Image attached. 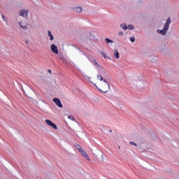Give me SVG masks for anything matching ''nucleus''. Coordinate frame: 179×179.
<instances>
[{"mask_svg": "<svg viewBox=\"0 0 179 179\" xmlns=\"http://www.w3.org/2000/svg\"><path fill=\"white\" fill-rule=\"evenodd\" d=\"M26 44H29V41H25Z\"/></svg>", "mask_w": 179, "mask_h": 179, "instance_id": "nucleus-26", "label": "nucleus"}, {"mask_svg": "<svg viewBox=\"0 0 179 179\" xmlns=\"http://www.w3.org/2000/svg\"><path fill=\"white\" fill-rule=\"evenodd\" d=\"M76 148L78 149V150H79L80 153H82L83 151H85V150H83V148H82L80 145H76Z\"/></svg>", "mask_w": 179, "mask_h": 179, "instance_id": "nucleus-13", "label": "nucleus"}, {"mask_svg": "<svg viewBox=\"0 0 179 179\" xmlns=\"http://www.w3.org/2000/svg\"><path fill=\"white\" fill-rule=\"evenodd\" d=\"M50 50L55 54H58V47L55 44L51 45Z\"/></svg>", "mask_w": 179, "mask_h": 179, "instance_id": "nucleus-7", "label": "nucleus"}, {"mask_svg": "<svg viewBox=\"0 0 179 179\" xmlns=\"http://www.w3.org/2000/svg\"><path fill=\"white\" fill-rule=\"evenodd\" d=\"M105 83L107 84V86H108V90H105V91H103L101 90V89H99V87H97V85H96V84H94L96 87L98 89V90H99V92H102V93H107L108 92V90H110V84L108 83V82H107V80H106V79L103 78L102 80Z\"/></svg>", "mask_w": 179, "mask_h": 179, "instance_id": "nucleus-4", "label": "nucleus"}, {"mask_svg": "<svg viewBox=\"0 0 179 179\" xmlns=\"http://www.w3.org/2000/svg\"><path fill=\"white\" fill-rule=\"evenodd\" d=\"M103 76L105 78H108V74H107L106 70L104 69H101V73H99V75H97V79L101 82L103 80Z\"/></svg>", "mask_w": 179, "mask_h": 179, "instance_id": "nucleus-2", "label": "nucleus"}, {"mask_svg": "<svg viewBox=\"0 0 179 179\" xmlns=\"http://www.w3.org/2000/svg\"><path fill=\"white\" fill-rule=\"evenodd\" d=\"M113 43H114V41L108 38H105V44H106V45H108L109 44H113Z\"/></svg>", "mask_w": 179, "mask_h": 179, "instance_id": "nucleus-9", "label": "nucleus"}, {"mask_svg": "<svg viewBox=\"0 0 179 179\" xmlns=\"http://www.w3.org/2000/svg\"><path fill=\"white\" fill-rule=\"evenodd\" d=\"M81 155H83V156L84 157H85V159H87V160H90V158L89 157V155H87V153L86 152V151H83V152H81Z\"/></svg>", "mask_w": 179, "mask_h": 179, "instance_id": "nucleus-11", "label": "nucleus"}, {"mask_svg": "<svg viewBox=\"0 0 179 179\" xmlns=\"http://www.w3.org/2000/svg\"><path fill=\"white\" fill-rule=\"evenodd\" d=\"M127 29H129V30H134L135 29V27L132 24H129L127 26Z\"/></svg>", "mask_w": 179, "mask_h": 179, "instance_id": "nucleus-17", "label": "nucleus"}, {"mask_svg": "<svg viewBox=\"0 0 179 179\" xmlns=\"http://www.w3.org/2000/svg\"><path fill=\"white\" fill-rule=\"evenodd\" d=\"M68 118L69 120H71V121H75V117L73 115H69Z\"/></svg>", "mask_w": 179, "mask_h": 179, "instance_id": "nucleus-20", "label": "nucleus"}, {"mask_svg": "<svg viewBox=\"0 0 179 179\" xmlns=\"http://www.w3.org/2000/svg\"><path fill=\"white\" fill-rule=\"evenodd\" d=\"M54 103L57 106V107H59V108H62V103H61V100L58 98H54L53 99Z\"/></svg>", "mask_w": 179, "mask_h": 179, "instance_id": "nucleus-5", "label": "nucleus"}, {"mask_svg": "<svg viewBox=\"0 0 179 179\" xmlns=\"http://www.w3.org/2000/svg\"><path fill=\"white\" fill-rule=\"evenodd\" d=\"M45 124H47L48 125H49V127H50L51 124H52V121H51L50 120H45Z\"/></svg>", "mask_w": 179, "mask_h": 179, "instance_id": "nucleus-18", "label": "nucleus"}, {"mask_svg": "<svg viewBox=\"0 0 179 179\" xmlns=\"http://www.w3.org/2000/svg\"><path fill=\"white\" fill-rule=\"evenodd\" d=\"M129 143H130V145H133L134 146H138V145L134 141H130Z\"/></svg>", "mask_w": 179, "mask_h": 179, "instance_id": "nucleus-22", "label": "nucleus"}, {"mask_svg": "<svg viewBox=\"0 0 179 179\" xmlns=\"http://www.w3.org/2000/svg\"><path fill=\"white\" fill-rule=\"evenodd\" d=\"M1 17L3 20V22H5L8 26L9 24V23L8 22V17H5V15L3 14H1Z\"/></svg>", "mask_w": 179, "mask_h": 179, "instance_id": "nucleus-14", "label": "nucleus"}, {"mask_svg": "<svg viewBox=\"0 0 179 179\" xmlns=\"http://www.w3.org/2000/svg\"><path fill=\"white\" fill-rule=\"evenodd\" d=\"M73 12H76V13H82V7L80 6H77V7H74L73 8Z\"/></svg>", "mask_w": 179, "mask_h": 179, "instance_id": "nucleus-8", "label": "nucleus"}, {"mask_svg": "<svg viewBox=\"0 0 179 179\" xmlns=\"http://www.w3.org/2000/svg\"><path fill=\"white\" fill-rule=\"evenodd\" d=\"M120 27H122V29H123V30H127V29H128V27L127 26V23L121 24Z\"/></svg>", "mask_w": 179, "mask_h": 179, "instance_id": "nucleus-16", "label": "nucleus"}, {"mask_svg": "<svg viewBox=\"0 0 179 179\" xmlns=\"http://www.w3.org/2000/svg\"><path fill=\"white\" fill-rule=\"evenodd\" d=\"M20 16H22V17H24V19H27L29 17V10H20Z\"/></svg>", "mask_w": 179, "mask_h": 179, "instance_id": "nucleus-3", "label": "nucleus"}, {"mask_svg": "<svg viewBox=\"0 0 179 179\" xmlns=\"http://www.w3.org/2000/svg\"><path fill=\"white\" fill-rule=\"evenodd\" d=\"M113 55H114L115 58H116L117 59H120V52H118V50H115L114 52H113Z\"/></svg>", "mask_w": 179, "mask_h": 179, "instance_id": "nucleus-10", "label": "nucleus"}, {"mask_svg": "<svg viewBox=\"0 0 179 179\" xmlns=\"http://www.w3.org/2000/svg\"><path fill=\"white\" fill-rule=\"evenodd\" d=\"M50 127L52 128H53L54 129H58V127H57V124H55L54 122H52L51 124H50Z\"/></svg>", "mask_w": 179, "mask_h": 179, "instance_id": "nucleus-19", "label": "nucleus"}, {"mask_svg": "<svg viewBox=\"0 0 179 179\" xmlns=\"http://www.w3.org/2000/svg\"><path fill=\"white\" fill-rule=\"evenodd\" d=\"M118 36H120V37H122V36H124V32L123 31H120L118 33Z\"/></svg>", "mask_w": 179, "mask_h": 179, "instance_id": "nucleus-23", "label": "nucleus"}, {"mask_svg": "<svg viewBox=\"0 0 179 179\" xmlns=\"http://www.w3.org/2000/svg\"><path fill=\"white\" fill-rule=\"evenodd\" d=\"M118 148H119V149H121V146H119Z\"/></svg>", "mask_w": 179, "mask_h": 179, "instance_id": "nucleus-29", "label": "nucleus"}, {"mask_svg": "<svg viewBox=\"0 0 179 179\" xmlns=\"http://www.w3.org/2000/svg\"><path fill=\"white\" fill-rule=\"evenodd\" d=\"M100 54L103 57V58H108V59H110V57H107V53L103 52V51H99Z\"/></svg>", "mask_w": 179, "mask_h": 179, "instance_id": "nucleus-15", "label": "nucleus"}, {"mask_svg": "<svg viewBox=\"0 0 179 179\" xmlns=\"http://www.w3.org/2000/svg\"><path fill=\"white\" fill-rule=\"evenodd\" d=\"M87 59H89V61H90V62H92V64H94V65H96L97 66H100V65L99 64V63H97V61H96L94 57H93L92 56H87Z\"/></svg>", "mask_w": 179, "mask_h": 179, "instance_id": "nucleus-6", "label": "nucleus"}, {"mask_svg": "<svg viewBox=\"0 0 179 179\" xmlns=\"http://www.w3.org/2000/svg\"><path fill=\"white\" fill-rule=\"evenodd\" d=\"M48 36L50 37V41H52L54 40V36L51 33V31H48Z\"/></svg>", "mask_w": 179, "mask_h": 179, "instance_id": "nucleus-12", "label": "nucleus"}, {"mask_svg": "<svg viewBox=\"0 0 179 179\" xmlns=\"http://www.w3.org/2000/svg\"><path fill=\"white\" fill-rule=\"evenodd\" d=\"M18 24H19V26L22 28V26H23L22 24V22H18Z\"/></svg>", "mask_w": 179, "mask_h": 179, "instance_id": "nucleus-25", "label": "nucleus"}, {"mask_svg": "<svg viewBox=\"0 0 179 179\" xmlns=\"http://www.w3.org/2000/svg\"><path fill=\"white\" fill-rule=\"evenodd\" d=\"M155 59H152V62H155Z\"/></svg>", "mask_w": 179, "mask_h": 179, "instance_id": "nucleus-27", "label": "nucleus"}, {"mask_svg": "<svg viewBox=\"0 0 179 179\" xmlns=\"http://www.w3.org/2000/svg\"><path fill=\"white\" fill-rule=\"evenodd\" d=\"M130 41H131V43H135V37H130Z\"/></svg>", "mask_w": 179, "mask_h": 179, "instance_id": "nucleus-21", "label": "nucleus"}, {"mask_svg": "<svg viewBox=\"0 0 179 179\" xmlns=\"http://www.w3.org/2000/svg\"><path fill=\"white\" fill-rule=\"evenodd\" d=\"M171 23V19L169 17L163 27V29H161V30L158 29L157 32L159 33V34H162V36H166V34H167V30H169V28L170 27Z\"/></svg>", "mask_w": 179, "mask_h": 179, "instance_id": "nucleus-1", "label": "nucleus"}, {"mask_svg": "<svg viewBox=\"0 0 179 179\" xmlns=\"http://www.w3.org/2000/svg\"><path fill=\"white\" fill-rule=\"evenodd\" d=\"M138 1H141V0H138Z\"/></svg>", "mask_w": 179, "mask_h": 179, "instance_id": "nucleus-30", "label": "nucleus"}, {"mask_svg": "<svg viewBox=\"0 0 179 179\" xmlns=\"http://www.w3.org/2000/svg\"><path fill=\"white\" fill-rule=\"evenodd\" d=\"M21 29H22L23 30H27V26H21Z\"/></svg>", "mask_w": 179, "mask_h": 179, "instance_id": "nucleus-24", "label": "nucleus"}, {"mask_svg": "<svg viewBox=\"0 0 179 179\" xmlns=\"http://www.w3.org/2000/svg\"><path fill=\"white\" fill-rule=\"evenodd\" d=\"M49 73H51V70H48Z\"/></svg>", "mask_w": 179, "mask_h": 179, "instance_id": "nucleus-28", "label": "nucleus"}]
</instances>
